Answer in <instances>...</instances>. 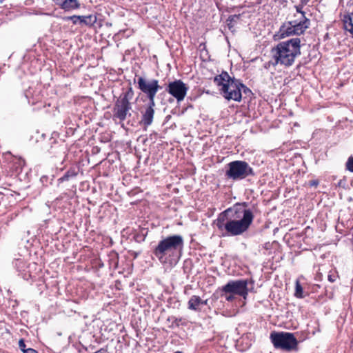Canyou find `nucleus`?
<instances>
[{
  "label": "nucleus",
  "mask_w": 353,
  "mask_h": 353,
  "mask_svg": "<svg viewBox=\"0 0 353 353\" xmlns=\"http://www.w3.org/2000/svg\"><path fill=\"white\" fill-rule=\"evenodd\" d=\"M54 134V133L52 134V135ZM55 134L57 135L56 133ZM49 144L50 147L48 149V151L50 154L55 157L61 156L63 154L64 158L65 157L66 148L65 145L63 144H59L53 136L49 139Z\"/></svg>",
  "instance_id": "ddd939ff"
},
{
  "label": "nucleus",
  "mask_w": 353,
  "mask_h": 353,
  "mask_svg": "<svg viewBox=\"0 0 353 353\" xmlns=\"http://www.w3.org/2000/svg\"><path fill=\"white\" fill-rule=\"evenodd\" d=\"M303 6H296V11L298 12L301 13V18L300 19H303V16H305V12L302 11Z\"/></svg>",
  "instance_id": "72a5a7b5"
},
{
  "label": "nucleus",
  "mask_w": 353,
  "mask_h": 353,
  "mask_svg": "<svg viewBox=\"0 0 353 353\" xmlns=\"http://www.w3.org/2000/svg\"><path fill=\"white\" fill-rule=\"evenodd\" d=\"M23 353H39L36 350L28 347L27 350H25Z\"/></svg>",
  "instance_id": "c9c22d12"
},
{
  "label": "nucleus",
  "mask_w": 353,
  "mask_h": 353,
  "mask_svg": "<svg viewBox=\"0 0 353 353\" xmlns=\"http://www.w3.org/2000/svg\"><path fill=\"white\" fill-rule=\"evenodd\" d=\"M128 252L132 256H133L134 259H137L139 256V255L141 254L140 252H136L134 250H129Z\"/></svg>",
  "instance_id": "473e14b6"
},
{
  "label": "nucleus",
  "mask_w": 353,
  "mask_h": 353,
  "mask_svg": "<svg viewBox=\"0 0 353 353\" xmlns=\"http://www.w3.org/2000/svg\"><path fill=\"white\" fill-rule=\"evenodd\" d=\"M154 107L155 101H148L147 103L143 105L141 110V118L139 122L140 125L145 130L150 125H152L154 117Z\"/></svg>",
  "instance_id": "f8f14e48"
},
{
  "label": "nucleus",
  "mask_w": 353,
  "mask_h": 353,
  "mask_svg": "<svg viewBox=\"0 0 353 353\" xmlns=\"http://www.w3.org/2000/svg\"><path fill=\"white\" fill-rule=\"evenodd\" d=\"M270 340L276 349L290 352L297 348L298 341L293 333L272 332L270 334Z\"/></svg>",
  "instance_id": "6e6552de"
},
{
  "label": "nucleus",
  "mask_w": 353,
  "mask_h": 353,
  "mask_svg": "<svg viewBox=\"0 0 353 353\" xmlns=\"http://www.w3.org/2000/svg\"><path fill=\"white\" fill-rule=\"evenodd\" d=\"M183 248V239L181 235L168 236L159 241L154 248L152 254L161 263H167V256L174 259L180 258Z\"/></svg>",
  "instance_id": "20e7f679"
},
{
  "label": "nucleus",
  "mask_w": 353,
  "mask_h": 353,
  "mask_svg": "<svg viewBox=\"0 0 353 353\" xmlns=\"http://www.w3.org/2000/svg\"><path fill=\"white\" fill-rule=\"evenodd\" d=\"M99 268H102L103 267V263L101 261H99L97 265Z\"/></svg>",
  "instance_id": "4c0bfd02"
},
{
  "label": "nucleus",
  "mask_w": 353,
  "mask_h": 353,
  "mask_svg": "<svg viewBox=\"0 0 353 353\" xmlns=\"http://www.w3.org/2000/svg\"><path fill=\"white\" fill-rule=\"evenodd\" d=\"M134 79V83H137L138 88L145 94L149 101H154L157 93L163 88L159 83V80L151 79H147L143 77H137Z\"/></svg>",
  "instance_id": "1a4fd4ad"
},
{
  "label": "nucleus",
  "mask_w": 353,
  "mask_h": 353,
  "mask_svg": "<svg viewBox=\"0 0 353 353\" xmlns=\"http://www.w3.org/2000/svg\"><path fill=\"white\" fill-rule=\"evenodd\" d=\"M201 68V73L205 79H214L215 84L219 88L221 94L227 100H234L241 101L242 99V92L248 95L252 94V91L240 79L232 78L229 74L223 71L219 75H214V72H210V75L205 73L207 70L204 66Z\"/></svg>",
  "instance_id": "f03ea898"
},
{
  "label": "nucleus",
  "mask_w": 353,
  "mask_h": 353,
  "mask_svg": "<svg viewBox=\"0 0 353 353\" xmlns=\"http://www.w3.org/2000/svg\"><path fill=\"white\" fill-rule=\"evenodd\" d=\"M85 26L89 27H94L97 28L101 27V22H97V17L96 14H90L85 16Z\"/></svg>",
  "instance_id": "f3484780"
},
{
  "label": "nucleus",
  "mask_w": 353,
  "mask_h": 353,
  "mask_svg": "<svg viewBox=\"0 0 353 353\" xmlns=\"http://www.w3.org/2000/svg\"><path fill=\"white\" fill-rule=\"evenodd\" d=\"M79 25H84L85 26V16H80V19L79 21Z\"/></svg>",
  "instance_id": "f704fd0d"
},
{
  "label": "nucleus",
  "mask_w": 353,
  "mask_h": 353,
  "mask_svg": "<svg viewBox=\"0 0 353 353\" xmlns=\"http://www.w3.org/2000/svg\"><path fill=\"white\" fill-rule=\"evenodd\" d=\"M147 234V229L141 228L139 232H137L134 234L133 239L137 243H142L145 241Z\"/></svg>",
  "instance_id": "6ab92c4d"
},
{
  "label": "nucleus",
  "mask_w": 353,
  "mask_h": 353,
  "mask_svg": "<svg viewBox=\"0 0 353 353\" xmlns=\"http://www.w3.org/2000/svg\"><path fill=\"white\" fill-rule=\"evenodd\" d=\"M187 323L184 319H176L175 318L174 320L172 321V327H179L180 325H186Z\"/></svg>",
  "instance_id": "393cba45"
},
{
  "label": "nucleus",
  "mask_w": 353,
  "mask_h": 353,
  "mask_svg": "<svg viewBox=\"0 0 353 353\" xmlns=\"http://www.w3.org/2000/svg\"><path fill=\"white\" fill-rule=\"evenodd\" d=\"M108 263L110 268L117 269L119 263V254L114 251H112L108 254Z\"/></svg>",
  "instance_id": "a211bd4d"
},
{
  "label": "nucleus",
  "mask_w": 353,
  "mask_h": 353,
  "mask_svg": "<svg viewBox=\"0 0 353 353\" xmlns=\"http://www.w3.org/2000/svg\"><path fill=\"white\" fill-rule=\"evenodd\" d=\"M67 19L71 21L73 24H75V25L79 24L80 16H77V15L70 16V17H67Z\"/></svg>",
  "instance_id": "c85d7f7f"
},
{
  "label": "nucleus",
  "mask_w": 353,
  "mask_h": 353,
  "mask_svg": "<svg viewBox=\"0 0 353 353\" xmlns=\"http://www.w3.org/2000/svg\"><path fill=\"white\" fill-rule=\"evenodd\" d=\"M194 239H193V238H192V239H191V242H190V243H191V244H193V243H194ZM194 245H192V246H194Z\"/></svg>",
  "instance_id": "ea45409f"
},
{
  "label": "nucleus",
  "mask_w": 353,
  "mask_h": 353,
  "mask_svg": "<svg viewBox=\"0 0 353 353\" xmlns=\"http://www.w3.org/2000/svg\"><path fill=\"white\" fill-rule=\"evenodd\" d=\"M188 87L181 80H174L170 81L167 85L165 91L159 94L161 96L165 94V92L169 93L174 97L177 102L183 101L186 95Z\"/></svg>",
  "instance_id": "9b49d317"
},
{
  "label": "nucleus",
  "mask_w": 353,
  "mask_h": 353,
  "mask_svg": "<svg viewBox=\"0 0 353 353\" xmlns=\"http://www.w3.org/2000/svg\"><path fill=\"white\" fill-rule=\"evenodd\" d=\"M54 179V176L53 174H51L50 176L43 175L40 178V182L43 187H48L52 184Z\"/></svg>",
  "instance_id": "412c9836"
},
{
  "label": "nucleus",
  "mask_w": 353,
  "mask_h": 353,
  "mask_svg": "<svg viewBox=\"0 0 353 353\" xmlns=\"http://www.w3.org/2000/svg\"><path fill=\"white\" fill-rule=\"evenodd\" d=\"M310 26V20L303 16V19L285 21L274 35L275 40L283 39L294 35H301Z\"/></svg>",
  "instance_id": "423d86ee"
},
{
  "label": "nucleus",
  "mask_w": 353,
  "mask_h": 353,
  "mask_svg": "<svg viewBox=\"0 0 353 353\" xmlns=\"http://www.w3.org/2000/svg\"><path fill=\"white\" fill-rule=\"evenodd\" d=\"M200 59L203 62L210 59L209 52L206 49L205 44L203 43H200Z\"/></svg>",
  "instance_id": "aec40b11"
},
{
  "label": "nucleus",
  "mask_w": 353,
  "mask_h": 353,
  "mask_svg": "<svg viewBox=\"0 0 353 353\" xmlns=\"http://www.w3.org/2000/svg\"><path fill=\"white\" fill-rule=\"evenodd\" d=\"M345 168L349 172L353 173V156H350L346 163H345Z\"/></svg>",
  "instance_id": "a878e982"
},
{
  "label": "nucleus",
  "mask_w": 353,
  "mask_h": 353,
  "mask_svg": "<svg viewBox=\"0 0 353 353\" xmlns=\"http://www.w3.org/2000/svg\"><path fill=\"white\" fill-rule=\"evenodd\" d=\"M80 172V168L77 165L70 166L63 174L57 179V184L59 185L64 182H70L77 179Z\"/></svg>",
  "instance_id": "4468645a"
},
{
  "label": "nucleus",
  "mask_w": 353,
  "mask_h": 353,
  "mask_svg": "<svg viewBox=\"0 0 353 353\" xmlns=\"http://www.w3.org/2000/svg\"><path fill=\"white\" fill-rule=\"evenodd\" d=\"M240 17H241V14L230 15L228 17V21H230V23L228 24V26L230 29H231V28L232 27V23L236 22V20H238L240 18Z\"/></svg>",
  "instance_id": "bb28decb"
},
{
  "label": "nucleus",
  "mask_w": 353,
  "mask_h": 353,
  "mask_svg": "<svg viewBox=\"0 0 353 353\" xmlns=\"http://www.w3.org/2000/svg\"><path fill=\"white\" fill-rule=\"evenodd\" d=\"M199 303H200V304H203V302H202L201 299L199 301Z\"/></svg>",
  "instance_id": "79ce46f5"
},
{
  "label": "nucleus",
  "mask_w": 353,
  "mask_h": 353,
  "mask_svg": "<svg viewBox=\"0 0 353 353\" xmlns=\"http://www.w3.org/2000/svg\"><path fill=\"white\" fill-rule=\"evenodd\" d=\"M19 264H21V263H23V261L20 259H17L16 260V263H15V265H17Z\"/></svg>",
  "instance_id": "58836bf2"
},
{
  "label": "nucleus",
  "mask_w": 353,
  "mask_h": 353,
  "mask_svg": "<svg viewBox=\"0 0 353 353\" xmlns=\"http://www.w3.org/2000/svg\"><path fill=\"white\" fill-rule=\"evenodd\" d=\"M294 296L299 299L304 297L303 288L299 281H296Z\"/></svg>",
  "instance_id": "4be33fe9"
},
{
  "label": "nucleus",
  "mask_w": 353,
  "mask_h": 353,
  "mask_svg": "<svg viewBox=\"0 0 353 353\" xmlns=\"http://www.w3.org/2000/svg\"><path fill=\"white\" fill-rule=\"evenodd\" d=\"M17 163L18 164V165L17 166V168H16V171L17 172L18 168H22V166H23V165H24V164H25V161H24L23 159H19L17 160Z\"/></svg>",
  "instance_id": "2f4dec72"
},
{
  "label": "nucleus",
  "mask_w": 353,
  "mask_h": 353,
  "mask_svg": "<svg viewBox=\"0 0 353 353\" xmlns=\"http://www.w3.org/2000/svg\"><path fill=\"white\" fill-rule=\"evenodd\" d=\"M319 184V182L316 180H312L309 181V185L310 186H316Z\"/></svg>",
  "instance_id": "e433bc0d"
},
{
  "label": "nucleus",
  "mask_w": 353,
  "mask_h": 353,
  "mask_svg": "<svg viewBox=\"0 0 353 353\" xmlns=\"http://www.w3.org/2000/svg\"><path fill=\"white\" fill-rule=\"evenodd\" d=\"M32 90L30 88H29L28 90H26L25 91V97H26V99H28V103L30 104V105H35L38 103V99H34L33 97L32 98H30V96L32 95Z\"/></svg>",
  "instance_id": "b1692460"
},
{
  "label": "nucleus",
  "mask_w": 353,
  "mask_h": 353,
  "mask_svg": "<svg viewBox=\"0 0 353 353\" xmlns=\"http://www.w3.org/2000/svg\"><path fill=\"white\" fill-rule=\"evenodd\" d=\"M226 167L225 176L232 181H240L255 176L254 169L245 161H233L228 163Z\"/></svg>",
  "instance_id": "0eeeda50"
},
{
  "label": "nucleus",
  "mask_w": 353,
  "mask_h": 353,
  "mask_svg": "<svg viewBox=\"0 0 353 353\" xmlns=\"http://www.w3.org/2000/svg\"><path fill=\"white\" fill-rule=\"evenodd\" d=\"M174 353H183V352H181V351H176V352H174Z\"/></svg>",
  "instance_id": "a19ab883"
},
{
  "label": "nucleus",
  "mask_w": 353,
  "mask_h": 353,
  "mask_svg": "<svg viewBox=\"0 0 353 353\" xmlns=\"http://www.w3.org/2000/svg\"><path fill=\"white\" fill-rule=\"evenodd\" d=\"M19 347L23 352V353L25 352L26 350L28 349V347H26L25 341L23 339H21L19 341Z\"/></svg>",
  "instance_id": "c756f323"
},
{
  "label": "nucleus",
  "mask_w": 353,
  "mask_h": 353,
  "mask_svg": "<svg viewBox=\"0 0 353 353\" xmlns=\"http://www.w3.org/2000/svg\"><path fill=\"white\" fill-rule=\"evenodd\" d=\"M254 215L248 203H236L221 212L214 224L223 236H236L248 232L253 223Z\"/></svg>",
  "instance_id": "f257e3e1"
},
{
  "label": "nucleus",
  "mask_w": 353,
  "mask_h": 353,
  "mask_svg": "<svg viewBox=\"0 0 353 353\" xmlns=\"http://www.w3.org/2000/svg\"><path fill=\"white\" fill-rule=\"evenodd\" d=\"M57 5L65 11L75 10L81 6L79 1H58Z\"/></svg>",
  "instance_id": "dca6fc26"
},
{
  "label": "nucleus",
  "mask_w": 353,
  "mask_h": 353,
  "mask_svg": "<svg viewBox=\"0 0 353 353\" xmlns=\"http://www.w3.org/2000/svg\"><path fill=\"white\" fill-rule=\"evenodd\" d=\"M337 277L338 276L336 274L330 273L329 274L327 279L330 282L333 283L336 281Z\"/></svg>",
  "instance_id": "7c9ffc66"
},
{
  "label": "nucleus",
  "mask_w": 353,
  "mask_h": 353,
  "mask_svg": "<svg viewBox=\"0 0 353 353\" xmlns=\"http://www.w3.org/2000/svg\"><path fill=\"white\" fill-rule=\"evenodd\" d=\"M134 95L132 88L130 85L125 92H123L114 102L112 108V119L114 121H124L128 116L130 117V110L132 109L130 101Z\"/></svg>",
  "instance_id": "39448f33"
},
{
  "label": "nucleus",
  "mask_w": 353,
  "mask_h": 353,
  "mask_svg": "<svg viewBox=\"0 0 353 353\" xmlns=\"http://www.w3.org/2000/svg\"><path fill=\"white\" fill-rule=\"evenodd\" d=\"M342 21L344 30L350 32L351 37H353V8L345 12L342 17Z\"/></svg>",
  "instance_id": "2eb2a0df"
},
{
  "label": "nucleus",
  "mask_w": 353,
  "mask_h": 353,
  "mask_svg": "<svg viewBox=\"0 0 353 353\" xmlns=\"http://www.w3.org/2000/svg\"><path fill=\"white\" fill-rule=\"evenodd\" d=\"M248 279L230 281L222 287L221 290L225 293H232L246 299L248 294Z\"/></svg>",
  "instance_id": "9d476101"
},
{
  "label": "nucleus",
  "mask_w": 353,
  "mask_h": 353,
  "mask_svg": "<svg viewBox=\"0 0 353 353\" xmlns=\"http://www.w3.org/2000/svg\"><path fill=\"white\" fill-rule=\"evenodd\" d=\"M188 307L196 310L199 308V296H193L188 302Z\"/></svg>",
  "instance_id": "5701e85b"
},
{
  "label": "nucleus",
  "mask_w": 353,
  "mask_h": 353,
  "mask_svg": "<svg viewBox=\"0 0 353 353\" xmlns=\"http://www.w3.org/2000/svg\"><path fill=\"white\" fill-rule=\"evenodd\" d=\"M301 39L298 37L279 42L271 50L274 60L272 65L291 67L294 63L296 58L301 54Z\"/></svg>",
  "instance_id": "7ed1b4c3"
},
{
  "label": "nucleus",
  "mask_w": 353,
  "mask_h": 353,
  "mask_svg": "<svg viewBox=\"0 0 353 353\" xmlns=\"http://www.w3.org/2000/svg\"><path fill=\"white\" fill-rule=\"evenodd\" d=\"M234 294H232V293H225V292H223L221 290V296L222 297H224L225 299L228 301H232L234 300Z\"/></svg>",
  "instance_id": "cd10ccee"
}]
</instances>
